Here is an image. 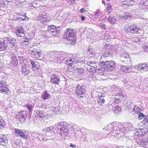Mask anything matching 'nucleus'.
<instances>
[{
    "mask_svg": "<svg viewBox=\"0 0 148 148\" xmlns=\"http://www.w3.org/2000/svg\"><path fill=\"white\" fill-rule=\"evenodd\" d=\"M112 125V130H114L112 132V134L113 136L116 137L117 138H119L123 136L125 134V131L128 130V128L123 127V126L120 125L119 130L118 129L119 127V123L117 122L114 121L111 123Z\"/></svg>",
    "mask_w": 148,
    "mask_h": 148,
    "instance_id": "f257e3e1",
    "label": "nucleus"
},
{
    "mask_svg": "<svg viewBox=\"0 0 148 148\" xmlns=\"http://www.w3.org/2000/svg\"><path fill=\"white\" fill-rule=\"evenodd\" d=\"M64 36L66 37L67 40V43L73 45L75 42V38L74 37V29H67L63 34Z\"/></svg>",
    "mask_w": 148,
    "mask_h": 148,
    "instance_id": "f03ea898",
    "label": "nucleus"
},
{
    "mask_svg": "<svg viewBox=\"0 0 148 148\" xmlns=\"http://www.w3.org/2000/svg\"><path fill=\"white\" fill-rule=\"evenodd\" d=\"M124 31L126 33L132 34L138 33L140 34L143 31L135 25L131 23H128L126 25Z\"/></svg>",
    "mask_w": 148,
    "mask_h": 148,
    "instance_id": "7ed1b4c3",
    "label": "nucleus"
},
{
    "mask_svg": "<svg viewBox=\"0 0 148 148\" xmlns=\"http://www.w3.org/2000/svg\"><path fill=\"white\" fill-rule=\"evenodd\" d=\"M56 125L58 129V132L62 138L65 137L68 135V127L66 122H59Z\"/></svg>",
    "mask_w": 148,
    "mask_h": 148,
    "instance_id": "20e7f679",
    "label": "nucleus"
},
{
    "mask_svg": "<svg viewBox=\"0 0 148 148\" xmlns=\"http://www.w3.org/2000/svg\"><path fill=\"white\" fill-rule=\"evenodd\" d=\"M60 30V27L59 26H56L53 25H49L48 27L47 31L48 33L54 36L56 35Z\"/></svg>",
    "mask_w": 148,
    "mask_h": 148,
    "instance_id": "39448f33",
    "label": "nucleus"
},
{
    "mask_svg": "<svg viewBox=\"0 0 148 148\" xmlns=\"http://www.w3.org/2000/svg\"><path fill=\"white\" fill-rule=\"evenodd\" d=\"M82 58H76L75 57L72 58L71 59H69L66 60V64L69 65L70 66H72L77 63H83L84 62V60Z\"/></svg>",
    "mask_w": 148,
    "mask_h": 148,
    "instance_id": "423d86ee",
    "label": "nucleus"
},
{
    "mask_svg": "<svg viewBox=\"0 0 148 148\" xmlns=\"http://www.w3.org/2000/svg\"><path fill=\"white\" fill-rule=\"evenodd\" d=\"M27 112L26 111H22L18 113L16 116V118L20 123L24 122L27 116Z\"/></svg>",
    "mask_w": 148,
    "mask_h": 148,
    "instance_id": "0eeeda50",
    "label": "nucleus"
},
{
    "mask_svg": "<svg viewBox=\"0 0 148 148\" xmlns=\"http://www.w3.org/2000/svg\"><path fill=\"white\" fill-rule=\"evenodd\" d=\"M115 63L114 62L112 61H108L105 63L103 66L105 71H108L112 70L115 68Z\"/></svg>",
    "mask_w": 148,
    "mask_h": 148,
    "instance_id": "6e6552de",
    "label": "nucleus"
},
{
    "mask_svg": "<svg viewBox=\"0 0 148 148\" xmlns=\"http://www.w3.org/2000/svg\"><path fill=\"white\" fill-rule=\"evenodd\" d=\"M15 135L17 136L23 138L24 139H27L28 137L27 134L25 132H24L22 130H19L17 129H14L13 130Z\"/></svg>",
    "mask_w": 148,
    "mask_h": 148,
    "instance_id": "1a4fd4ad",
    "label": "nucleus"
},
{
    "mask_svg": "<svg viewBox=\"0 0 148 148\" xmlns=\"http://www.w3.org/2000/svg\"><path fill=\"white\" fill-rule=\"evenodd\" d=\"M84 86H80L79 85L77 86L75 89V93L79 97H82V95L85 93L86 90L84 88Z\"/></svg>",
    "mask_w": 148,
    "mask_h": 148,
    "instance_id": "9d476101",
    "label": "nucleus"
},
{
    "mask_svg": "<svg viewBox=\"0 0 148 148\" xmlns=\"http://www.w3.org/2000/svg\"><path fill=\"white\" fill-rule=\"evenodd\" d=\"M15 30L16 34L18 37H22L24 35L25 30L21 25H18L16 27Z\"/></svg>",
    "mask_w": 148,
    "mask_h": 148,
    "instance_id": "9b49d317",
    "label": "nucleus"
},
{
    "mask_svg": "<svg viewBox=\"0 0 148 148\" xmlns=\"http://www.w3.org/2000/svg\"><path fill=\"white\" fill-rule=\"evenodd\" d=\"M5 41L9 43L10 46L13 49L17 48V42L16 40L14 38L10 39L8 37L5 38Z\"/></svg>",
    "mask_w": 148,
    "mask_h": 148,
    "instance_id": "f8f14e48",
    "label": "nucleus"
},
{
    "mask_svg": "<svg viewBox=\"0 0 148 148\" xmlns=\"http://www.w3.org/2000/svg\"><path fill=\"white\" fill-rule=\"evenodd\" d=\"M54 127L53 126H50V127H46L42 129V131L46 132V135L48 136H54L55 134L53 131H51L52 130Z\"/></svg>",
    "mask_w": 148,
    "mask_h": 148,
    "instance_id": "ddd939ff",
    "label": "nucleus"
},
{
    "mask_svg": "<svg viewBox=\"0 0 148 148\" xmlns=\"http://www.w3.org/2000/svg\"><path fill=\"white\" fill-rule=\"evenodd\" d=\"M136 130L137 131L135 133V135L138 137H142L145 134L148 133V129L147 128L136 129Z\"/></svg>",
    "mask_w": 148,
    "mask_h": 148,
    "instance_id": "4468645a",
    "label": "nucleus"
},
{
    "mask_svg": "<svg viewBox=\"0 0 148 148\" xmlns=\"http://www.w3.org/2000/svg\"><path fill=\"white\" fill-rule=\"evenodd\" d=\"M134 67L139 71H147L148 70V63L138 64L136 65Z\"/></svg>",
    "mask_w": 148,
    "mask_h": 148,
    "instance_id": "2eb2a0df",
    "label": "nucleus"
},
{
    "mask_svg": "<svg viewBox=\"0 0 148 148\" xmlns=\"http://www.w3.org/2000/svg\"><path fill=\"white\" fill-rule=\"evenodd\" d=\"M87 54L89 58L94 59L96 56L95 52L94 49L91 46H89L87 50Z\"/></svg>",
    "mask_w": 148,
    "mask_h": 148,
    "instance_id": "dca6fc26",
    "label": "nucleus"
},
{
    "mask_svg": "<svg viewBox=\"0 0 148 148\" xmlns=\"http://www.w3.org/2000/svg\"><path fill=\"white\" fill-rule=\"evenodd\" d=\"M40 45L39 44L34 43L30 45L29 48V51L31 52L41 50L40 48Z\"/></svg>",
    "mask_w": 148,
    "mask_h": 148,
    "instance_id": "f3484780",
    "label": "nucleus"
},
{
    "mask_svg": "<svg viewBox=\"0 0 148 148\" xmlns=\"http://www.w3.org/2000/svg\"><path fill=\"white\" fill-rule=\"evenodd\" d=\"M51 82L52 84L55 85L58 84L59 82L60 81V78L57 75L53 74L51 75Z\"/></svg>",
    "mask_w": 148,
    "mask_h": 148,
    "instance_id": "a211bd4d",
    "label": "nucleus"
},
{
    "mask_svg": "<svg viewBox=\"0 0 148 148\" xmlns=\"http://www.w3.org/2000/svg\"><path fill=\"white\" fill-rule=\"evenodd\" d=\"M28 64L29 66L31 67L32 70L34 71L38 72V70H40L39 68V65L37 62L30 61L29 62Z\"/></svg>",
    "mask_w": 148,
    "mask_h": 148,
    "instance_id": "6ab92c4d",
    "label": "nucleus"
},
{
    "mask_svg": "<svg viewBox=\"0 0 148 148\" xmlns=\"http://www.w3.org/2000/svg\"><path fill=\"white\" fill-rule=\"evenodd\" d=\"M6 82L5 81H0V91L1 92H7L8 89L6 86Z\"/></svg>",
    "mask_w": 148,
    "mask_h": 148,
    "instance_id": "aec40b11",
    "label": "nucleus"
},
{
    "mask_svg": "<svg viewBox=\"0 0 148 148\" xmlns=\"http://www.w3.org/2000/svg\"><path fill=\"white\" fill-rule=\"evenodd\" d=\"M21 72L23 75H27L30 73V70L28 67V66L26 64H22L21 67Z\"/></svg>",
    "mask_w": 148,
    "mask_h": 148,
    "instance_id": "412c9836",
    "label": "nucleus"
},
{
    "mask_svg": "<svg viewBox=\"0 0 148 148\" xmlns=\"http://www.w3.org/2000/svg\"><path fill=\"white\" fill-rule=\"evenodd\" d=\"M30 40L31 39L29 37H26L25 36H23L21 40V44L23 47H26L28 46Z\"/></svg>",
    "mask_w": 148,
    "mask_h": 148,
    "instance_id": "4be33fe9",
    "label": "nucleus"
},
{
    "mask_svg": "<svg viewBox=\"0 0 148 148\" xmlns=\"http://www.w3.org/2000/svg\"><path fill=\"white\" fill-rule=\"evenodd\" d=\"M11 63L14 67H17L18 66V61L16 56L14 54H12L11 55Z\"/></svg>",
    "mask_w": 148,
    "mask_h": 148,
    "instance_id": "5701e85b",
    "label": "nucleus"
},
{
    "mask_svg": "<svg viewBox=\"0 0 148 148\" xmlns=\"http://www.w3.org/2000/svg\"><path fill=\"white\" fill-rule=\"evenodd\" d=\"M60 56V54L58 53H55L54 52H51V58L52 60L51 61L53 62H57L58 61L59 56Z\"/></svg>",
    "mask_w": 148,
    "mask_h": 148,
    "instance_id": "b1692460",
    "label": "nucleus"
},
{
    "mask_svg": "<svg viewBox=\"0 0 148 148\" xmlns=\"http://www.w3.org/2000/svg\"><path fill=\"white\" fill-rule=\"evenodd\" d=\"M5 38L3 41L0 40V51H5L7 48L8 45L7 42L5 41Z\"/></svg>",
    "mask_w": 148,
    "mask_h": 148,
    "instance_id": "393cba45",
    "label": "nucleus"
},
{
    "mask_svg": "<svg viewBox=\"0 0 148 148\" xmlns=\"http://www.w3.org/2000/svg\"><path fill=\"white\" fill-rule=\"evenodd\" d=\"M139 5V8L143 10L148 9V1H146L145 3L144 1H140Z\"/></svg>",
    "mask_w": 148,
    "mask_h": 148,
    "instance_id": "a878e982",
    "label": "nucleus"
},
{
    "mask_svg": "<svg viewBox=\"0 0 148 148\" xmlns=\"http://www.w3.org/2000/svg\"><path fill=\"white\" fill-rule=\"evenodd\" d=\"M73 57L71 58H68L67 54L65 52H63L60 56H59V58L61 59L62 61H64L66 62V64L67 65L69 66V64L68 65L66 64V60H68L69 59H71Z\"/></svg>",
    "mask_w": 148,
    "mask_h": 148,
    "instance_id": "bb28decb",
    "label": "nucleus"
},
{
    "mask_svg": "<svg viewBox=\"0 0 148 148\" xmlns=\"http://www.w3.org/2000/svg\"><path fill=\"white\" fill-rule=\"evenodd\" d=\"M42 54L41 50L32 52L31 53V57L34 58H38L40 57Z\"/></svg>",
    "mask_w": 148,
    "mask_h": 148,
    "instance_id": "cd10ccee",
    "label": "nucleus"
},
{
    "mask_svg": "<svg viewBox=\"0 0 148 148\" xmlns=\"http://www.w3.org/2000/svg\"><path fill=\"white\" fill-rule=\"evenodd\" d=\"M7 142V138L5 135H0V145H5Z\"/></svg>",
    "mask_w": 148,
    "mask_h": 148,
    "instance_id": "c85d7f7f",
    "label": "nucleus"
},
{
    "mask_svg": "<svg viewBox=\"0 0 148 148\" xmlns=\"http://www.w3.org/2000/svg\"><path fill=\"white\" fill-rule=\"evenodd\" d=\"M108 53H105L103 55H102L100 60V62L101 63V65H103V66L104 65V64H105V63L108 61L107 60V58L108 57L107 54Z\"/></svg>",
    "mask_w": 148,
    "mask_h": 148,
    "instance_id": "c756f323",
    "label": "nucleus"
},
{
    "mask_svg": "<svg viewBox=\"0 0 148 148\" xmlns=\"http://www.w3.org/2000/svg\"><path fill=\"white\" fill-rule=\"evenodd\" d=\"M120 58L121 59H124L127 60L128 62L130 61V59L129 58V56L128 54L126 52H123L121 53Z\"/></svg>",
    "mask_w": 148,
    "mask_h": 148,
    "instance_id": "7c9ffc66",
    "label": "nucleus"
},
{
    "mask_svg": "<svg viewBox=\"0 0 148 148\" xmlns=\"http://www.w3.org/2000/svg\"><path fill=\"white\" fill-rule=\"evenodd\" d=\"M88 134L87 135L86 137V140L87 141H91L93 139H95V136L94 134H92L91 132V131H89Z\"/></svg>",
    "mask_w": 148,
    "mask_h": 148,
    "instance_id": "2f4dec72",
    "label": "nucleus"
},
{
    "mask_svg": "<svg viewBox=\"0 0 148 148\" xmlns=\"http://www.w3.org/2000/svg\"><path fill=\"white\" fill-rule=\"evenodd\" d=\"M113 13L109 14V16L108 19L109 22L112 24H115L116 22V17L113 15Z\"/></svg>",
    "mask_w": 148,
    "mask_h": 148,
    "instance_id": "473e14b6",
    "label": "nucleus"
},
{
    "mask_svg": "<svg viewBox=\"0 0 148 148\" xmlns=\"http://www.w3.org/2000/svg\"><path fill=\"white\" fill-rule=\"evenodd\" d=\"M130 14L128 12H125L124 14L119 17L120 19L122 20H126L127 19H130L132 18Z\"/></svg>",
    "mask_w": 148,
    "mask_h": 148,
    "instance_id": "72a5a7b5",
    "label": "nucleus"
},
{
    "mask_svg": "<svg viewBox=\"0 0 148 148\" xmlns=\"http://www.w3.org/2000/svg\"><path fill=\"white\" fill-rule=\"evenodd\" d=\"M18 57L20 63V64H26L27 61L25 59V57L23 54L19 55L18 56Z\"/></svg>",
    "mask_w": 148,
    "mask_h": 148,
    "instance_id": "f704fd0d",
    "label": "nucleus"
},
{
    "mask_svg": "<svg viewBox=\"0 0 148 148\" xmlns=\"http://www.w3.org/2000/svg\"><path fill=\"white\" fill-rule=\"evenodd\" d=\"M131 67L130 66L122 65L121 66V70L124 72L128 73L131 71Z\"/></svg>",
    "mask_w": 148,
    "mask_h": 148,
    "instance_id": "c9c22d12",
    "label": "nucleus"
},
{
    "mask_svg": "<svg viewBox=\"0 0 148 148\" xmlns=\"http://www.w3.org/2000/svg\"><path fill=\"white\" fill-rule=\"evenodd\" d=\"M41 97L43 100H47L49 99L51 97V96L46 91H45L43 92Z\"/></svg>",
    "mask_w": 148,
    "mask_h": 148,
    "instance_id": "e433bc0d",
    "label": "nucleus"
},
{
    "mask_svg": "<svg viewBox=\"0 0 148 148\" xmlns=\"http://www.w3.org/2000/svg\"><path fill=\"white\" fill-rule=\"evenodd\" d=\"M141 147L145 148H148V140L147 139H143L141 141Z\"/></svg>",
    "mask_w": 148,
    "mask_h": 148,
    "instance_id": "4c0bfd02",
    "label": "nucleus"
},
{
    "mask_svg": "<svg viewBox=\"0 0 148 148\" xmlns=\"http://www.w3.org/2000/svg\"><path fill=\"white\" fill-rule=\"evenodd\" d=\"M51 52L50 53H45L44 54V58L46 60L48 61H51L52 60L51 58Z\"/></svg>",
    "mask_w": 148,
    "mask_h": 148,
    "instance_id": "58836bf2",
    "label": "nucleus"
},
{
    "mask_svg": "<svg viewBox=\"0 0 148 148\" xmlns=\"http://www.w3.org/2000/svg\"><path fill=\"white\" fill-rule=\"evenodd\" d=\"M95 140H99L102 138V134L100 132L96 131L95 132Z\"/></svg>",
    "mask_w": 148,
    "mask_h": 148,
    "instance_id": "ea45409f",
    "label": "nucleus"
},
{
    "mask_svg": "<svg viewBox=\"0 0 148 148\" xmlns=\"http://www.w3.org/2000/svg\"><path fill=\"white\" fill-rule=\"evenodd\" d=\"M113 111L118 114L121 111L120 108L118 105H116L113 108Z\"/></svg>",
    "mask_w": 148,
    "mask_h": 148,
    "instance_id": "a19ab883",
    "label": "nucleus"
},
{
    "mask_svg": "<svg viewBox=\"0 0 148 148\" xmlns=\"http://www.w3.org/2000/svg\"><path fill=\"white\" fill-rule=\"evenodd\" d=\"M104 70H105L104 68H101L100 69H96L95 70V73H97L98 75H102L104 74L103 71Z\"/></svg>",
    "mask_w": 148,
    "mask_h": 148,
    "instance_id": "79ce46f5",
    "label": "nucleus"
},
{
    "mask_svg": "<svg viewBox=\"0 0 148 148\" xmlns=\"http://www.w3.org/2000/svg\"><path fill=\"white\" fill-rule=\"evenodd\" d=\"M105 99L103 97H101L98 101V103L100 106L103 105L104 103Z\"/></svg>",
    "mask_w": 148,
    "mask_h": 148,
    "instance_id": "37998d69",
    "label": "nucleus"
},
{
    "mask_svg": "<svg viewBox=\"0 0 148 148\" xmlns=\"http://www.w3.org/2000/svg\"><path fill=\"white\" fill-rule=\"evenodd\" d=\"M133 111L135 113L138 114L141 111V110L140 108L136 106H135L134 108Z\"/></svg>",
    "mask_w": 148,
    "mask_h": 148,
    "instance_id": "c03bdc74",
    "label": "nucleus"
},
{
    "mask_svg": "<svg viewBox=\"0 0 148 148\" xmlns=\"http://www.w3.org/2000/svg\"><path fill=\"white\" fill-rule=\"evenodd\" d=\"M119 63L118 64L121 66L122 65H123V64H125V63L127 64V61L124 59H121V58H120V60H119Z\"/></svg>",
    "mask_w": 148,
    "mask_h": 148,
    "instance_id": "a18cd8bd",
    "label": "nucleus"
},
{
    "mask_svg": "<svg viewBox=\"0 0 148 148\" xmlns=\"http://www.w3.org/2000/svg\"><path fill=\"white\" fill-rule=\"evenodd\" d=\"M132 40L136 43H140L142 41L141 39L137 37H133L132 38Z\"/></svg>",
    "mask_w": 148,
    "mask_h": 148,
    "instance_id": "49530a36",
    "label": "nucleus"
},
{
    "mask_svg": "<svg viewBox=\"0 0 148 148\" xmlns=\"http://www.w3.org/2000/svg\"><path fill=\"white\" fill-rule=\"evenodd\" d=\"M36 113L38 116L42 118L44 117V115L42 113V111L39 110H37L36 111Z\"/></svg>",
    "mask_w": 148,
    "mask_h": 148,
    "instance_id": "de8ad7c7",
    "label": "nucleus"
},
{
    "mask_svg": "<svg viewBox=\"0 0 148 148\" xmlns=\"http://www.w3.org/2000/svg\"><path fill=\"white\" fill-rule=\"evenodd\" d=\"M5 125L4 121L2 117L0 115V129H2L3 126Z\"/></svg>",
    "mask_w": 148,
    "mask_h": 148,
    "instance_id": "09e8293b",
    "label": "nucleus"
},
{
    "mask_svg": "<svg viewBox=\"0 0 148 148\" xmlns=\"http://www.w3.org/2000/svg\"><path fill=\"white\" fill-rule=\"evenodd\" d=\"M103 130H105L107 131L109 130L111 131V130H112V125L111 123L108 124L107 126H105L103 128Z\"/></svg>",
    "mask_w": 148,
    "mask_h": 148,
    "instance_id": "8fccbe9b",
    "label": "nucleus"
},
{
    "mask_svg": "<svg viewBox=\"0 0 148 148\" xmlns=\"http://www.w3.org/2000/svg\"><path fill=\"white\" fill-rule=\"evenodd\" d=\"M53 112L55 113V114H59L60 112V107H55L53 110Z\"/></svg>",
    "mask_w": 148,
    "mask_h": 148,
    "instance_id": "3c124183",
    "label": "nucleus"
},
{
    "mask_svg": "<svg viewBox=\"0 0 148 148\" xmlns=\"http://www.w3.org/2000/svg\"><path fill=\"white\" fill-rule=\"evenodd\" d=\"M95 66H88L87 67V71H91L94 72L95 70Z\"/></svg>",
    "mask_w": 148,
    "mask_h": 148,
    "instance_id": "603ef678",
    "label": "nucleus"
},
{
    "mask_svg": "<svg viewBox=\"0 0 148 148\" xmlns=\"http://www.w3.org/2000/svg\"><path fill=\"white\" fill-rule=\"evenodd\" d=\"M26 107L28 109L29 112H32L33 110V108L34 107L33 105L28 104L26 105Z\"/></svg>",
    "mask_w": 148,
    "mask_h": 148,
    "instance_id": "864d4df0",
    "label": "nucleus"
},
{
    "mask_svg": "<svg viewBox=\"0 0 148 148\" xmlns=\"http://www.w3.org/2000/svg\"><path fill=\"white\" fill-rule=\"evenodd\" d=\"M19 17L23 21L25 19L26 17V14L25 13L23 12H20L19 13Z\"/></svg>",
    "mask_w": 148,
    "mask_h": 148,
    "instance_id": "5fc2aeb1",
    "label": "nucleus"
},
{
    "mask_svg": "<svg viewBox=\"0 0 148 148\" xmlns=\"http://www.w3.org/2000/svg\"><path fill=\"white\" fill-rule=\"evenodd\" d=\"M143 48L145 52H148V43H145L143 46Z\"/></svg>",
    "mask_w": 148,
    "mask_h": 148,
    "instance_id": "6e6d98bb",
    "label": "nucleus"
},
{
    "mask_svg": "<svg viewBox=\"0 0 148 148\" xmlns=\"http://www.w3.org/2000/svg\"><path fill=\"white\" fill-rule=\"evenodd\" d=\"M32 135L35 138H38L40 134V133L38 132H34L32 133Z\"/></svg>",
    "mask_w": 148,
    "mask_h": 148,
    "instance_id": "4d7b16f0",
    "label": "nucleus"
},
{
    "mask_svg": "<svg viewBox=\"0 0 148 148\" xmlns=\"http://www.w3.org/2000/svg\"><path fill=\"white\" fill-rule=\"evenodd\" d=\"M94 74V72L93 71H87V75L90 78H92L93 77Z\"/></svg>",
    "mask_w": 148,
    "mask_h": 148,
    "instance_id": "13d9d810",
    "label": "nucleus"
},
{
    "mask_svg": "<svg viewBox=\"0 0 148 148\" xmlns=\"http://www.w3.org/2000/svg\"><path fill=\"white\" fill-rule=\"evenodd\" d=\"M87 64L88 66H96V64L95 62L93 61H89L87 62Z\"/></svg>",
    "mask_w": 148,
    "mask_h": 148,
    "instance_id": "bf43d9fd",
    "label": "nucleus"
},
{
    "mask_svg": "<svg viewBox=\"0 0 148 148\" xmlns=\"http://www.w3.org/2000/svg\"><path fill=\"white\" fill-rule=\"evenodd\" d=\"M143 123L145 125H148V116H145Z\"/></svg>",
    "mask_w": 148,
    "mask_h": 148,
    "instance_id": "052dcab7",
    "label": "nucleus"
},
{
    "mask_svg": "<svg viewBox=\"0 0 148 148\" xmlns=\"http://www.w3.org/2000/svg\"><path fill=\"white\" fill-rule=\"evenodd\" d=\"M145 116V115L143 113H139L138 116V119L139 120H141Z\"/></svg>",
    "mask_w": 148,
    "mask_h": 148,
    "instance_id": "680f3d73",
    "label": "nucleus"
},
{
    "mask_svg": "<svg viewBox=\"0 0 148 148\" xmlns=\"http://www.w3.org/2000/svg\"><path fill=\"white\" fill-rule=\"evenodd\" d=\"M111 6H108L107 7V10L106 12H108V13H111V14L112 13V10L111 8Z\"/></svg>",
    "mask_w": 148,
    "mask_h": 148,
    "instance_id": "e2e57ef3",
    "label": "nucleus"
},
{
    "mask_svg": "<svg viewBox=\"0 0 148 148\" xmlns=\"http://www.w3.org/2000/svg\"><path fill=\"white\" fill-rule=\"evenodd\" d=\"M19 16V13L17 14L16 13L15 15L14 16V18L13 19L14 21H18L17 20L18 19Z\"/></svg>",
    "mask_w": 148,
    "mask_h": 148,
    "instance_id": "0e129e2a",
    "label": "nucleus"
},
{
    "mask_svg": "<svg viewBox=\"0 0 148 148\" xmlns=\"http://www.w3.org/2000/svg\"><path fill=\"white\" fill-rule=\"evenodd\" d=\"M100 27L103 29H106V27L105 24L103 23H101L99 25Z\"/></svg>",
    "mask_w": 148,
    "mask_h": 148,
    "instance_id": "69168bd1",
    "label": "nucleus"
},
{
    "mask_svg": "<svg viewBox=\"0 0 148 148\" xmlns=\"http://www.w3.org/2000/svg\"><path fill=\"white\" fill-rule=\"evenodd\" d=\"M95 14L96 18L99 17V16L100 15L98 11H97L95 12Z\"/></svg>",
    "mask_w": 148,
    "mask_h": 148,
    "instance_id": "338daca9",
    "label": "nucleus"
},
{
    "mask_svg": "<svg viewBox=\"0 0 148 148\" xmlns=\"http://www.w3.org/2000/svg\"><path fill=\"white\" fill-rule=\"evenodd\" d=\"M86 11L85 10L84 8H82L79 11L81 13H84Z\"/></svg>",
    "mask_w": 148,
    "mask_h": 148,
    "instance_id": "774afa93",
    "label": "nucleus"
}]
</instances>
